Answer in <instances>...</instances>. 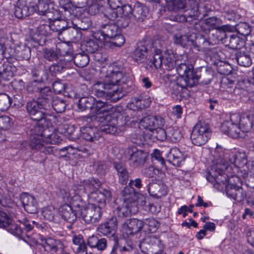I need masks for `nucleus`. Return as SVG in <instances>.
Listing matches in <instances>:
<instances>
[{
	"label": "nucleus",
	"mask_w": 254,
	"mask_h": 254,
	"mask_svg": "<svg viewBox=\"0 0 254 254\" xmlns=\"http://www.w3.org/2000/svg\"><path fill=\"white\" fill-rule=\"evenodd\" d=\"M227 164L223 160L212 165L206 175L207 180L210 182L214 188L219 191L225 188L227 195L231 198L242 202L246 197V193L242 187L231 183V178L228 179L224 172ZM233 178V177H232Z\"/></svg>",
	"instance_id": "obj_1"
},
{
	"label": "nucleus",
	"mask_w": 254,
	"mask_h": 254,
	"mask_svg": "<svg viewBox=\"0 0 254 254\" xmlns=\"http://www.w3.org/2000/svg\"><path fill=\"white\" fill-rule=\"evenodd\" d=\"M176 65L175 55L173 53L166 51L163 53L159 49H154L152 57L149 60L146 68L152 69L154 67L157 69L162 67L163 68L171 70Z\"/></svg>",
	"instance_id": "obj_2"
},
{
	"label": "nucleus",
	"mask_w": 254,
	"mask_h": 254,
	"mask_svg": "<svg viewBox=\"0 0 254 254\" xmlns=\"http://www.w3.org/2000/svg\"><path fill=\"white\" fill-rule=\"evenodd\" d=\"M26 108L30 118L37 121V123H39V125H42L45 120L51 117L52 108L38 100L27 102Z\"/></svg>",
	"instance_id": "obj_3"
},
{
	"label": "nucleus",
	"mask_w": 254,
	"mask_h": 254,
	"mask_svg": "<svg viewBox=\"0 0 254 254\" xmlns=\"http://www.w3.org/2000/svg\"><path fill=\"white\" fill-rule=\"evenodd\" d=\"M90 119L96 127H99L101 131L106 133L119 134L121 129L117 125V120L110 114L106 115L92 116Z\"/></svg>",
	"instance_id": "obj_4"
},
{
	"label": "nucleus",
	"mask_w": 254,
	"mask_h": 254,
	"mask_svg": "<svg viewBox=\"0 0 254 254\" xmlns=\"http://www.w3.org/2000/svg\"><path fill=\"white\" fill-rule=\"evenodd\" d=\"M126 76L122 71H120L117 67L110 66L106 71L103 83L99 85L105 89L114 90L118 87H122L125 90V87L121 85L126 84Z\"/></svg>",
	"instance_id": "obj_5"
},
{
	"label": "nucleus",
	"mask_w": 254,
	"mask_h": 254,
	"mask_svg": "<svg viewBox=\"0 0 254 254\" xmlns=\"http://www.w3.org/2000/svg\"><path fill=\"white\" fill-rule=\"evenodd\" d=\"M131 115L133 117L130 122L137 123L140 126L150 130H153L156 127H162L164 124V119L159 116L148 115L141 118V112L140 111H133Z\"/></svg>",
	"instance_id": "obj_6"
},
{
	"label": "nucleus",
	"mask_w": 254,
	"mask_h": 254,
	"mask_svg": "<svg viewBox=\"0 0 254 254\" xmlns=\"http://www.w3.org/2000/svg\"><path fill=\"white\" fill-rule=\"evenodd\" d=\"M211 135V132L209 125L204 122H200L193 127L190 135V139L193 144L201 146L208 140Z\"/></svg>",
	"instance_id": "obj_7"
},
{
	"label": "nucleus",
	"mask_w": 254,
	"mask_h": 254,
	"mask_svg": "<svg viewBox=\"0 0 254 254\" xmlns=\"http://www.w3.org/2000/svg\"><path fill=\"white\" fill-rule=\"evenodd\" d=\"M176 70L179 75L184 78L186 86L192 87L198 83L200 77L194 71L192 64L182 63L177 65Z\"/></svg>",
	"instance_id": "obj_8"
},
{
	"label": "nucleus",
	"mask_w": 254,
	"mask_h": 254,
	"mask_svg": "<svg viewBox=\"0 0 254 254\" xmlns=\"http://www.w3.org/2000/svg\"><path fill=\"white\" fill-rule=\"evenodd\" d=\"M103 82H99L94 85V94L98 97L106 98V100L117 102L125 96L127 92L123 89V87H118L114 90L108 91V89H105L99 85Z\"/></svg>",
	"instance_id": "obj_9"
},
{
	"label": "nucleus",
	"mask_w": 254,
	"mask_h": 254,
	"mask_svg": "<svg viewBox=\"0 0 254 254\" xmlns=\"http://www.w3.org/2000/svg\"><path fill=\"white\" fill-rule=\"evenodd\" d=\"M38 0H18L14 14L18 19H24L36 11L35 7Z\"/></svg>",
	"instance_id": "obj_10"
},
{
	"label": "nucleus",
	"mask_w": 254,
	"mask_h": 254,
	"mask_svg": "<svg viewBox=\"0 0 254 254\" xmlns=\"http://www.w3.org/2000/svg\"><path fill=\"white\" fill-rule=\"evenodd\" d=\"M191 44L197 48L198 50L203 51L213 54L216 57L218 55V49L216 48H211L210 46L213 45L212 42L210 39H208L200 34L195 33H191Z\"/></svg>",
	"instance_id": "obj_11"
},
{
	"label": "nucleus",
	"mask_w": 254,
	"mask_h": 254,
	"mask_svg": "<svg viewBox=\"0 0 254 254\" xmlns=\"http://www.w3.org/2000/svg\"><path fill=\"white\" fill-rule=\"evenodd\" d=\"M223 157L220 156L219 158L213 161L212 165H213L217 162H220L221 160H223L225 161L227 167L228 164L226 161V159H228L231 164H234L236 166L239 167H243L244 165L247 164L248 163L246 153L245 151L242 150H238L236 152H229L223 155Z\"/></svg>",
	"instance_id": "obj_12"
},
{
	"label": "nucleus",
	"mask_w": 254,
	"mask_h": 254,
	"mask_svg": "<svg viewBox=\"0 0 254 254\" xmlns=\"http://www.w3.org/2000/svg\"><path fill=\"white\" fill-rule=\"evenodd\" d=\"M126 155L129 165L136 168L144 164L147 154L144 151L132 146L128 147Z\"/></svg>",
	"instance_id": "obj_13"
},
{
	"label": "nucleus",
	"mask_w": 254,
	"mask_h": 254,
	"mask_svg": "<svg viewBox=\"0 0 254 254\" xmlns=\"http://www.w3.org/2000/svg\"><path fill=\"white\" fill-rule=\"evenodd\" d=\"M189 7H191L193 11L192 14L195 13L199 19L207 16L212 11V6L209 1L205 0H188Z\"/></svg>",
	"instance_id": "obj_14"
},
{
	"label": "nucleus",
	"mask_w": 254,
	"mask_h": 254,
	"mask_svg": "<svg viewBox=\"0 0 254 254\" xmlns=\"http://www.w3.org/2000/svg\"><path fill=\"white\" fill-rule=\"evenodd\" d=\"M100 207L95 204H89L82 209L80 214L83 220L87 224H94L99 222L102 212Z\"/></svg>",
	"instance_id": "obj_15"
},
{
	"label": "nucleus",
	"mask_w": 254,
	"mask_h": 254,
	"mask_svg": "<svg viewBox=\"0 0 254 254\" xmlns=\"http://www.w3.org/2000/svg\"><path fill=\"white\" fill-rule=\"evenodd\" d=\"M45 120L42 125H39L38 123L31 126L29 129V134L40 135L44 140L48 138L51 136V133L55 130V128L52 126L51 120L49 118Z\"/></svg>",
	"instance_id": "obj_16"
},
{
	"label": "nucleus",
	"mask_w": 254,
	"mask_h": 254,
	"mask_svg": "<svg viewBox=\"0 0 254 254\" xmlns=\"http://www.w3.org/2000/svg\"><path fill=\"white\" fill-rule=\"evenodd\" d=\"M1 221H0V228L5 229L11 234L21 239L23 238V232L22 228L15 223L10 217L5 213H2Z\"/></svg>",
	"instance_id": "obj_17"
},
{
	"label": "nucleus",
	"mask_w": 254,
	"mask_h": 254,
	"mask_svg": "<svg viewBox=\"0 0 254 254\" xmlns=\"http://www.w3.org/2000/svg\"><path fill=\"white\" fill-rule=\"evenodd\" d=\"M112 196L110 190H104L103 192L98 191V190L88 197L89 204H95L97 207L102 209L106 204V200H110Z\"/></svg>",
	"instance_id": "obj_18"
},
{
	"label": "nucleus",
	"mask_w": 254,
	"mask_h": 254,
	"mask_svg": "<svg viewBox=\"0 0 254 254\" xmlns=\"http://www.w3.org/2000/svg\"><path fill=\"white\" fill-rule=\"evenodd\" d=\"M118 32V28L115 24H102L101 26V29L94 33L93 37L100 41L108 40L113 39Z\"/></svg>",
	"instance_id": "obj_19"
},
{
	"label": "nucleus",
	"mask_w": 254,
	"mask_h": 254,
	"mask_svg": "<svg viewBox=\"0 0 254 254\" xmlns=\"http://www.w3.org/2000/svg\"><path fill=\"white\" fill-rule=\"evenodd\" d=\"M101 185L100 182L98 179L91 178L80 182V184L77 187L78 192L77 193L83 195L87 194L88 197L96 191Z\"/></svg>",
	"instance_id": "obj_20"
},
{
	"label": "nucleus",
	"mask_w": 254,
	"mask_h": 254,
	"mask_svg": "<svg viewBox=\"0 0 254 254\" xmlns=\"http://www.w3.org/2000/svg\"><path fill=\"white\" fill-rule=\"evenodd\" d=\"M150 48L151 45L145 42H138L132 55L133 60L138 63H143L151 51Z\"/></svg>",
	"instance_id": "obj_21"
},
{
	"label": "nucleus",
	"mask_w": 254,
	"mask_h": 254,
	"mask_svg": "<svg viewBox=\"0 0 254 254\" xmlns=\"http://www.w3.org/2000/svg\"><path fill=\"white\" fill-rule=\"evenodd\" d=\"M143 227L142 221L135 218L127 219L122 225L123 231L128 237L138 233Z\"/></svg>",
	"instance_id": "obj_22"
},
{
	"label": "nucleus",
	"mask_w": 254,
	"mask_h": 254,
	"mask_svg": "<svg viewBox=\"0 0 254 254\" xmlns=\"http://www.w3.org/2000/svg\"><path fill=\"white\" fill-rule=\"evenodd\" d=\"M137 211L138 208L136 204L131 203L128 202V201H123L115 209L116 214L118 217L121 218L130 217L132 214H135Z\"/></svg>",
	"instance_id": "obj_23"
},
{
	"label": "nucleus",
	"mask_w": 254,
	"mask_h": 254,
	"mask_svg": "<svg viewBox=\"0 0 254 254\" xmlns=\"http://www.w3.org/2000/svg\"><path fill=\"white\" fill-rule=\"evenodd\" d=\"M118 221L116 217H112L104 223L98 226L97 230L104 236H113L118 227Z\"/></svg>",
	"instance_id": "obj_24"
},
{
	"label": "nucleus",
	"mask_w": 254,
	"mask_h": 254,
	"mask_svg": "<svg viewBox=\"0 0 254 254\" xmlns=\"http://www.w3.org/2000/svg\"><path fill=\"white\" fill-rule=\"evenodd\" d=\"M62 246L59 240L49 238L40 244L38 249L43 254H53L57 252L58 249L62 248Z\"/></svg>",
	"instance_id": "obj_25"
},
{
	"label": "nucleus",
	"mask_w": 254,
	"mask_h": 254,
	"mask_svg": "<svg viewBox=\"0 0 254 254\" xmlns=\"http://www.w3.org/2000/svg\"><path fill=\"white\" fill-rule=\"evenodd\" d=\"M118 11L120 17L118 23L121 27L126 28L128 25L129 20L132 19L133 8L131 5L126 4L122 5Z\"/></svg>",
	"instance_id": "obj_26"
},
{
	"label": "nucleus",
	"mask_w": 254,
	"mask_h": 254,
	"mask_svg": "<svg viewBox=\"0 0 254 254\" xmlns=\"http://www.w3.org/2000/svg\"><path fill=\"white\" fill-rule=\"evenodd\" d=\"M50 30L51 28L49 24L39 25L36 32L32 36L31 40L39 45H44L46 41V37L49 35Z\"/></svg>",
	"instance_id": "obj_27"
},
{
	"label": "nucleus",
	"mask_w": 254,
	"mask_h": 254,
	"mask_svg": "<svg viewBox=\"0 0 254 254\" xmlns=\"http://www.w3.org/2000/svg\"><path fill=\"white\" fill-rule=\"evenodd\" d=\"M20 199L24 209L27 212L34 214L38 211V202L33 196L23 193L20 196Z\"/></svg>",
	"instance_id": "obj_28"
},
{
	"label": "nucleus",
	"mask_w": 254,
	"mask_h": 254,
	"mask_svg": "<svg viewBox=\"0 0 254 254\" xmlns=\"http://www.w3.org/2000/svg\"><path fill=\"white\" fill-rule=\"evenodd\" d=\"M93 110L96 113L95 116L106 115V114L113 113L115 111L116 108L106 101L102 100H96L95 98Z\"/></svg>",
	"instance_id": "obj_29"
},
{
	"label": "nucleus",
	"mask_w": 254,
	"mask_h": 254,
	"mask_svg": "<svg viewBox=\"0 0 254 254\" xmlns=\"http://www.w3.org/2000/svg\"><path fill=\"white\" fill-rule=\"evenodd\" d=\"M148 13L149 9L145 5L139 2H136L133 8L132 20L138 23L142 22L146 19Z\"/></svg>",
	"instance_id": "obj_30"
},
{
	"label": "nucleus",
	"mask_w": 254,
	"mask_h": 254,
	"mask_svg": "<svg viewBox=\"0 0 254 254\" xmlns=\"http://www.w3.org/2000/svg\"><path fill=\"white\" fill-rule=\"evenodd\" d=\"M34 90L38 93L37 100L52 108L51 102H52L53 98L51 89L48 86L35 87Z\"/></svg>",
	"instance_id": "obj_31"
},
{
	"label": "nucleus",
	"mask_w": 254,
	"mask_h": 254,
	"mask_svg": "<svg viewBox=\"0 0 254 254\" xmlns=\"http://www.w3.org/2000/svg\"><path fill=\"white\" fill-rule=\"evenodd\" d=\"M147 190L151 196L156 198H161L167 194V187L162 183H149Z\"/></svg>",
	"instance_id": "obj_32"
},
{
	"label": "nucleus",
	"mask_w": 254,
	"mask_h": 254,
	"mask_svg": "<svg viewBox=\"0 0 254 254\" xmlns=\"http://www.w3.org/2000/svg\"><path fill=\"white\" fill-rule=\"evenodd\" d=\"M80 131L81 137L87 141L94 142L101 137L100 132L96 127H84L81 128Z\"/></svg>",
	"instance_id": "obj_33"
},
{
	"label": "nucleus",
	"mask_w": 254,
	"mask_h": 254,
	"mask_svg": "<svg viewBox=\"0 0 254 254\" xmlns=\"http://www.w3.org/2000/svg\"><path fill=\"white\" fill-rule=\"evenodd\" d=\"M61 217L69 223H73L77 218V212L68 204H64L59 208Z\"/></svg>",
	"instance_id": "obj_34"
},
{
	"label": "nucleus",
	"mask_w": 254,
	"mask_h": 254,
	"mask_svg": "<svg viewBox=\"0 0 254 254\" xmlns=\"http://www.w3.org/2000/svg\"><path fill=\"white\" fill-rule=\"evenodd\" d=\"M113 166L117 172L119 182L122 185L127 184L129 175L126 165L122 162L115 161Z\"/></svg>",
	"instance_id": "obj_35"
},
{
	"label": "nucleus",
	"mask_w": 254,
	"mask_h": 254,
	"mask_svg": "<svg viewBox=\"0 0 254 254\" xmlns=\"http://www.w3.org/2000/svg\"><path fill=\"white\" fill-rule=\"evenodd\" d=\"M167 157L169 162L171 163L174 166L180 167L181 163L185 160V156L179 149L176 147L170 149Z\"/></svg>",
	"instance_id": "obj_36"
},
{
	"label": "nucleus",
	"mask_w": 254,
	"mask_h": 254,
	"mask_svg": "<svg viewBox=\"0 0 254 254\" xmlns=\"http://www.w3.org/2000/svg\"><path fill=\"white\" fill-rule=\"evenodd\" d=\"M30 135L31 136L30 141L23 142L21 145L24 147L28 145L29 148L33 150L40 151L41 149H43L44 143H46L45 140L38 135L30 134Z\"/></svg>",
	"instance_id": "obj_37"
},
{
	"label": "nucleus",
	"mask_w": 254,
	"mask_h": 254,
	"mask_svg": "<svg viewBox=\"0 0 254 254\" xmlns=\"http://www.w3.org/2000/svg\"><path fill=\"white\" fill-rule=\"evenodd\" d=\"M223 40V43L232 49H240L244 45V41L242 38L237 35L230 33L227 34Z\"/></svg>",
	"instance_id": "obj_38"
},
{
	"label": "nucleus",
	"mask_w": 254,
	"mask_h": 254,
	"mask_svg": "<svg viewBox=\"0 0 254 254\" xmlns=\"http://www.w3.org/2000/svg\"><path fill=\"white\" fill-rule=\"evenodd\" d=\"M186 11H188L187 15L178 14L173 16V19L179 22H187L190 24H196V21L199 19V18L195 15V13L194 14V16L193 15V9L191 7H189V9H186Z\"/></svg>",
	"instance_id": "obj_39"
},
{
	"label": "nucleus",
	"mask_w": 254,
	"mask_h": 254,
	"mask_svg": "<svg viewBox=\"0 0 254 254\" xmlns=\"http://www.w3.org/2000/svg\"><path fill=\"white\" fill-rule=\"evenodd\" d=\"M16 69V66L13 64L9 62L5 63L0 70L1 78L6 80H9L14 76Z\"/></svg>",
	"instance_id": "obj_40"
},
{
	"label": "nucleus",
	"mask_w": 254,
	"mask_h": 254,
	"mask_svg": "<svg viewBox=\"0 0 254 254\" xmlns=\"http://www.w3.org/2000/svg\"><path fill=\"white\" fill-rule=\"evenodd\" d=\"M38 3L35 7L36 11L39 15H47L50 13V5L54 4L55 0H38Z\"/></svg>",
	"instance_id": "obj_41"
},
{
	"label": "nucleus",
	"mask_w": 254,
	"mask_h": 254,
	"mask_svg": "<svg viewBox=\"0 0 254 254\" xmlns=\"http://www.w3.org/2000/svg\"><path fill=\"white\" fill-rule=\"evenodd\" d=\"M88 245L92 248H97L98 250L103 251L107 246V242L106 239L98 238L95 236L89 237L87 241Z\"/></svg>",
	"instance_id": "obj_42"
},
{
	"label": "nucleus",
	"mask_w": 254,
	"mask_h": 254,
	"mask_svg": "<svg viewBox=\"0 0 254 254\" xmlns=\"http://www.w3.org/2000/svg\"><path fill=\"white\" fill-rule=\"evenodd\" d=\"M121 194L123 201H128V202L131 203H136L137 195L134 188L129 185L126 186L122 190Z\"/></svg>",
	"instance_id": "obj_43"
},
{
	"label": "nucleus",
	"mask_w": 254,
	"mask_h": 254,
	"mask_svg": "<svg viewBox=\"0 0 254 254\" xmlns=\"http://www.w3.org/2000/svg\"><path fill=\"white\" fill-rule=\"evenodd\" d=\"M115 247L121 254H137L136 246L132 242L127 241L123 245H117Z\"/></svg>",
	"instance_id": "obj_44"
},
{
	"label": "nucleus",
	"mask_w": 254,
	"mask_h": 254,
	"mask_svg": "<svg viewBox=\"0 0 254 254\" xmlns=\"http://www.w3.org/2000/svg\"><path fill=\"white\" fill-rule=\"evenodd\" d=\"M94 103L95 98L92 96L83 97L79 100L77 107L78 110L82 112L88 109L93 110Z\"/></svg>",
	"instance_id": "obj_45"
},
{
	"label": "nucleus",
	"mask_w": 254,
	"mask_h": 254,
	"mask_svg": "<svg viewBox=\"0 0 254 254\" xmlns=\"http://www.w3.org/2000/svg\"><path fill=\"white\" fill-rule=\"evenodd\" d=\"M80 195V194L77 193L72 196L70 199L71 207L75 208L74 210L76 212L79 211L80 214L81 210L87 207L85 202L82 200Z\"/></svg>",
	"instance_id": "obj_46"
},
{
	"label": "nucleus",
	"mask_w": 254,
	"mask_h": 254,
	"mask_svg": "<svg viewBox=\"0 0 254 254\" xmlns=\"http://www.w3.org/2000/svg\"><path fill=\"white\" fill-rule=\"evenodd\" d=\"M151 247L149 249V254H160L163 251L161 240L156 236H150Z\"/></svg>",
	"instance_id": "obj_47"
},
{
	"label": "nucleus",
	"mask_w": 254,
	"mask_h": 254,
	"mask_svg": "<svg viewBox=\"0 0 254 254\" xmlns=\"http://www.w3.org/2000/svg\"><path fill=\"white\" fill-rule=\"evenodd\" d=\"M74 64L79 67L86 66L89 62V58L87 54L84 53L76 54L73 58Z\"/></svg>",
	"instance_id": "obj_48"
},
{
	"label": "nucleus",
	"mask_w": 254,
	"mask_h": 254,
	"mask_svg": "<svg viewBox=\"0 0 254 254\" xmlns=\"http://www.w3.org/2000/svg\"><path fill=\"white\" fill-rule=\"evenodd\" d=\"M236 59L238 64L242 66L248 67L252 64V59L250 55L241 52H238L236 55Z\"/></svg>",
	"instance_id": "obj_49"
},
{
	"label": "nucleus",
	"mask_w": 254,
	"mask_h": 254,
	"mask_svg": "<svg viewBox=\"0 0 254 254\" xmlns=\"http://www.w3.org/2000/svg\"><path fill=\"white\" fill-rule=\"evenodd\" d=\"M52 109H53L58 113L64 112L66 109V104L64 100L56 97L51 102Z\"/></svg>",
	"instance_id": "obj_50"
},
{
	"label": "nucleus",
	"mask_w": 254,
	"mask_h": 254,
	"mask_svg": "<svg viewBox=\"0 0 254 254\" xmlns=\"http://www.w3.org/2000/svg\"><path fill=\"white\" fill-rule=\"evenodd\" d=\"M98 48L99 45L94 40H89L81 45V49L89 54L95 53Z\"/></svg>",
	"instance_id": "obj_51"
},
{
	"label": "nucleus",
	"mask_w": 254,
	"mask_h": 254,
	"mask_svg": "<svg viewBox=\"0 0 254 254\" xmlns=\"http://www.w3.org/2000/svg\"><path fill=\"white\" fill-rule=\"evenodd\" d=\"M217 71L221 74L228 75L231 73L232 67L228 63L219 61L216 64Z\"/></svg>",
	"instance_id": "obj_52"
},
{
	"label": "nucleus",
	"mask_w": 254,
	"mask_h": 254,
	"mask_svg": "<svg viewBox=\"0 0 254 254\" xmlns=\"http://www.w3.org/2000/svg\"><path fill=\"white\" fill-rule=\"evenodd\" d=\"M168 138L172 142L176 143L182 138L181 130L177 128H169L167 130Z\"/></svg>",
	"instance_id": "obj_53"
},
{
	"label": "nucleus",
	"mask_w": 254,
	"mask_h": 254,
	"mask_svg": "<svg viewBox=\"0 0 254 254\" xmlns=\"http://www.w3.org/2000/svg\"><path fill=\"white\" fill-rule=\"evenodd\" d=\"M191 34L187 33L184 35L178 34H176L174 36V40L176 44H179L181 46L185 47L189 43L191 44Z\"/></svg>",
	"instance_id": "obj_54"
},
{
	"label": "nucleus",
	"mask_w": 254,
	"mask_h": 254,
	"mask_svg": "<svg viewBox=\"0 0 254 254\" xmlns=\"http://www.w3.org/2000/svg\"><path fill=\"white\" fill-rule=\"evenodd\" d=\"M235 30L239 34L246 36L250 34L252 28L246 22H240L235 26Z\"/></svg>",
	"instance_id": "obj_55"
},
{
	"label": "nucleus",
	"mask_w": 254,
	"mask_h": 254,
	"mask_svg": "<svg viewBox=\"0 0 254 254\" xmlns=\"http://www.w3.org/2000/svg\"><path fill=\"white\" fill-rule=\"evenodd\" d=\"M17 56L22 60H29L31 57L30 48L25 44L21 45L17 50Z\"/></svg>",
	"instance_id": "obj_56"
},
{
	"label": "nucleus",
	"mask_w": 254,
	"mask_h": 254,
	"mask_svg": "<svg viewBox=\"0 0 254 254\" xmlns=\"http://www.w3.org/2000/svg\"><path fill=\"white\" fill-rule=\"evenodd\" d=\"M171 8L174 11L189 9L188 0H173L171 2Z\"/></svg>",
	"instance_id": "obj_57"
},
{
	"label": "nucleus",
	"mask_w": 254,
	"mask_h": 254,
	"mask_svg": "<svg viewBox=\"0 0 254 254\" xmlns=\"http://www.w3.org/2000/svg\"><path fill=\"white\" fill-rule=\"evenodd\" d=\"M93 167L96 173L101 176L105 175L108 169L106 162L103 161H97L95 162Z\"/></svg>",
	"instance_id": "obj_58"
},
{
	"label": "nucleus",
	"mask_w": 254,
	"mask_h": 254,
	"mask_svg": "<svg viewBox=\"0 0 254 254\" xmlns=\"http://www.w3.org/2000/svg\"><path fill=\"white\" fill-rule=\"evenodd\" d=\"M142 222L143 226L147 227V229L150 233L155 232L159 226V223L153 218L144 219Z\"/></svg>",
	"instance_id": "obj_59"
},
{
	"label": "nucleus",
	"mask_w": 254,
	"mask_h": 254,
	"mask_svg": "<svg viewBox=\"0 0 254 254\" xmlns=\"http://www.w3.org/2000/svg\"><path fill=\"white\" fill-rule=\"evenodd\" d=\"M11 105L17 108H20L24 104V100L21 93L18 92L13 95L12 97H10Z\"/></svg>",
	"instance_id": "obj_60"
},
{
	"label": "nucleus",
	"mask_w": 254,
	"mask_h": 254,
	"mask_svg": "<svg viewBox=\"0 0 254 254\" xmlns=\"http://www.w3.org/2000/svg\"><path fill=\"white\" fill-rule=\"evenodd\" d=\"M65 68L64 61L61 60L59 63L52 64L49 67V70L53 75H55L58 73H61L64 70Z\"/></svg>",
	"instance_id": "obj_61"
},
{
	"label": "nucleus",
	"mask_w": 254,
	"mask_h": 254,
	"mask_svg": "<svg viewBox=\"0 0 254 254\" xmlns=\"http://www.w3.org/2000/svg\"><path fill=\"white\" fill-rule=\"evenodd\" d=\"M11 106L10 97L6 94H0V111H4Z\"/></svg>",
	"instance_id": "obj_62"
},
{
	"label": "nucleus",
	"mask_w": 254,
	"mask_h": 254,
	"mask_svg": "<svg viewBox=\"0 0 254 254\" xmlns=\"http://www.w3.org/2000/svg\"><path fill=\"white\" fill-rule=\"evenodd\" d=\"M212 39L215 42L221 41L223 43V40L226 37L227 34L225 31L216 29L211 32Z\"/></svg>",
	"instance_id": "obj_63"
},
{
	"label": "nucleus",
	"mask_w": 254,
	"mask_h": 254,
	"mask_svg": "<svg viewBox=\"0 0 254 254\" xmlns=\"http://www.w3.org/2000/svg\"><path fill=\"white\" fill-rule=\"evenodd\" d=\"M50 26L52 31L60 33L65 29L66 24L64 20H56Z\"/></svg>",
	"instance_id": "obj_64"
}]
</instances>
